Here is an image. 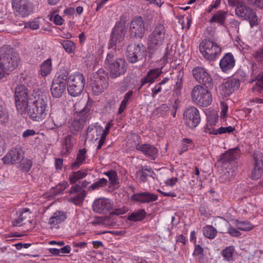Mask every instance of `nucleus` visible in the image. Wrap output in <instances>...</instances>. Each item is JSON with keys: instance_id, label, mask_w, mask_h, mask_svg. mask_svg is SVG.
<instances>
[{"instance_id": "nucleus-1", "label": "nucleus", "mask_w": 263, "mask_h": 263, "mask_svg": "<svg viewBox=\"0 0 263 263\" xmlns=\"http://www.w3.org/2000/svg\"><path fill=\"white\" fill-rule=\"evenodd\" d=\"M105 65L108 69L109 76L111 79L125 74L127 69V63L123 58H118L116 56V51L112 50L107 54Z\"/></svg>"}, {"instance_id": "nucleus-2", "label": "nucleus", "mask_w": 263, "mask_h": 263, "mask_svg": "<svg viewBox=\"0 0 263 263\" xmlns=\"http://www.w3.org/2000/svg\"><path fill=\"white\" fill-rule=\"evenodd\" d=\"M48 100L46 97H38L32 104L29 106L27 110L29 117L35 121H41L44 119L48 111Z\"/></svg>"}, {"instance_id": "nucleus-3", "label": "nucleus", "mask_w": 263, "mask_h": 263, "mask_svg": "<svg viewBox=\"0 0 263 263\" xmlns=\"http://www.w3.org/2000/svg\"><path fill=\"white\" fill-rule=\"evenodd\" d=\"M166 36V29L164 25L158 23L149 35L147 48L154 51L158 49L163 44Z\"/></svg>"}, {"instance_id": "nucleus-4", "label": "nucleus", "mask_w": 263, "mask_h": 263, "mask_svg": "<svg viewBox=\"0 0 263 263\" xmlns=\"http://www.w3.org/2000/svg\"><path fill=\"white\" fill-rule=\"evenodd\" d=\"M210 88L201 84L195 85L191 92L193 101L201 106H208L210 105L212 101V96L209 90Z\"/></svg>"}, {"instance_id": "nucleus-5", "label": "nucleus", "mask_w": 263, "mask_h": 263, "mask_svg": "<svg viewBox=\"0 0 263 263\" xmlns=\"http://www.w3.org/2000/svg\"><path fill=\"white\" fill-rule=\"evenodd\" d=\"M29 90L24 84H18L14 88V98L16 109L23 114L28 106Z\"/></svg>"}, {"instance_id": "nucleus-6", "label": "nucleus", "mask_w": 263, "mask_h": 263, "mask_svg": "<svg viewBox=\"0 0 263 263\" xmlns=\"http://www.w3.org/2000/svg\"><path fill=\"white\" fill-rule=\"evenodd\" d=\"M0 59L3 64L10 71L15 69L18 64V54L8 46H4L0 49Z\"/></svg>"}, {"instance_id": "nucleus-7", "label": "nucleus", "mask_w": 263, "mask_h": 263, "mask_svg": "<svg viewBox=\"0 0 263 263\" xmlns=\"http://www.w3.org/2000/svg\"><path fill=\"white\" fill-rule=\"evenodd\" d=\"M85 80L83 74L76 73L69 77L67 82V90L72 97L79 96L83 90Z\"/></svg>"}, {"instance_id": "nucleus-8", "label": "nucleus", "mask_w": 263, "mask_h": 263, "mask_svg": "<svg viewBox=\"0 0 263 263\" xmlns=\"http://www.w3.org/2000/svg\"><path fill=\"white\" fill-rule=\"evenodd\" d=\"M199 50L204 57L210 61L214 60L221 52L220 47L209 40H204L201 42L199 45Z\"/></svg>"}, {"instance_id": "nucleus-9", "label": "nucleus", "mask_w": 263, "mask_h": 263, "mask_svg": "<svg viewBox=\"0 0 263 263\" xmlns=\"http://www.w3.org/2000/svg\"><path fill=\"white\" fill-rule=\"evenodd\" d=\"M235 12L236 15L239 18L248 21L251 27L258 24L257 17L255 12L248 6L246 2L238 7L235 8Z\"/></svg>"}, {"instance_id": "nucleus-10", "label": "nucleus", "mask_w": 263, "mask_h": 263, "mask_svg": "<svg viewBox=\"0 0 263 263\" xmlns=\"http://www.w3.org/2000/svg\"><path fill=\"white\" fill-rule=\"evenodd\" d=\"M24 158L23 147L16 145L12 147L3 158V161L6 164H13L20 163Z\"/></svg>"}, {"instance_id": "nucleus-11", "label": "nucleus", "mask_w": 263, "mask_h": 263, "mask_svg": "<svg viewBox=\"0 0 263 263\" xmlns=\"http://www.w3.org/2000/svg\"><path fill=\"white\" fill-rule=\"evenodd\" d=\"M183 119L191 129L196 127L200 122V116L198 109L194 106L186 108L183 113Z\"/></svg>"}, {"instance_id": "nucleus-12", "label": "nucleus", "mask_w": 263, "mask_h": 263, "mask_svg": "<svg viewBox=\"0 0 263 263\" xmlns=\"http://www.w3.org/2000/svg\"><path fill=\"white\" fill-rule=\"evenodd\" d=\"M192 72L194 78L201 85L210 88L213 87V80L204 68L198 66L193 69Z\"/></svg>"}, {"instance_id": "nucleus-13", "label": "nucleus", "mask_w": 263, "mask_h": 263, "mask_svg": "<svg viewBox=\"0 0 263 263\" xmlns=\"http://www.w3.org/2000/svg\"><path fill=\"white\" fill-rule=\"evenodd\" d=\"M145 50L142 45L132 44L127 47V57L130 63H135L141 59Z\"/></svg>"}, {"instance_id": "nucleus-14", "label": "nucleus", "mask_w": 263, "mask_h": 263, "mask_svg": "<svg viewBox=\"0 0 263 263\" xmlns=\"http://www.w3.org/2000/svg\"><path fill=\"white\" fill-rule=\"evenodd\" d=\"M145 30L144 23L142 17H135L130 24L129 32L130 36L142 38L144 35Z\"/></svg>"}, {"instance_id": "nucleus-15", "label": "nucleus", "mask_w": 263, "mask_h": 263, "mask_svg": "<svg viewBox=\"0 0 263 263\" xmlns=\"http://www.w3.org/2000/svg\"><path fill=\"white\" fill-rule=\"evenodd\" d=\"M104 72L103 69H99L98 75ZM108 83L106 79L104 77L98 76L95 78L91 84L92 90L96 95L101 93L107 87Z\"/></svg>"}, {"instance_id": "nucleus-16", "label": "nucleus", "mask_w": 263, "mask_h": 263, "mask_svg": "<svg viewBox=\"0 0 263 263\" xmlns=\"http://www.w3.org/2000/svg\"><path fill=\"white\" fill-rule=\"evenodd\" d=\"M89 111L90 108L86 106L79 113L77 118L72 123V126L74 130L79 132L83 129L88 119Z\"/></svg>"}, {"instance_id": "nucleus-17", "label": "nucleus", "mask_w": 263, "mask_h": 263, "mask_svg": "<svg viewBox=\"0 0 263 263\" xmlns=\"http://www.w3.org/2000/svg\"><path fill=\"white\" fill-rule=\"evenodd\" d=\"M12 5L13 8L23 17L28 15L31 11V5L28 0H13Z\"/></svg>"}, {"instance_id": "nucleus-18", "label": "nucleus", "mask_w": 263, "mask_h": 263, "mask_svg": "<svg viewBox=\"0 0 263 263\" xmlns=\"http://www.w3.org/2000/svg\"><path fill=\"white\" fill-rule=\"evenodd\" d=\"M240 156V151L238 147L230 149L223 154L220 159L222 165L232 166V163Z\"/></svg>"}, {"instance_id": "nucleus-19", "label": "nucleus", "mask_w": 263, "mask_h": 263, "mask_svg": "<svg viewBox=\"0 0 263 263\" xmlns=\"http://www.w3.org/2000/svg\"><path fill=\"white\" fill-rule=\"evenodd\" d=\"M240 86L239 81L236 78H231L223 83L220 87L222 94L227 97L232 94Z\"/></svg>"}, {"instance_id": "nucleus-20", "label": "nucleus", "mask_w": 263, "mask_h": 263, "mask_svg": "<svg viewBox=\"0 0 263 263\" xmlns=\"http://www.w3.org/2000/svg\"><path fill=\"white\" fill-rule=\"evenodd\" d=\"M131 200L142 203H148L155 201L158 199V196L148 192L137 193L131 196Z\"/></svg>"}, {"instance_id": "nucleus-21", "label": "nucleus", "mask_w": 263, "mask_h": 263, "mask_svg": "<svg viewBox=\"0 0 263 263\" xmlns=\"http://www.w3.org/2000/svg\"><path fill=\"white\" fill-rule=\"evenodd\" d=\"M111 203L107 199L99 198L94 201L92 204L93 210L98 213H106L111 209Z\"/></svg>"}, {"instance_id": "nucleus-22", "label": "nucleus", "mask_w": 263, "mask_h": 263, "mask_svg": "<svg viewBox=\"0 0 263 263\" xmlns=\"http://www.w3.org/2000/svg\"><path fill=\"white\" fill-rule=\"evenodd\" d=\"M222 170L220 173V181L226 182L233 179L236 174V167L232 166L222 165Z\"/></svg>"}, {"instance_id": "nucleus-23", "label": "nucleus", "mask_w": 263, "mask_h": 263, "mask_svg": "<svg viewBox=\"0 0 263 263\" xmlns=\"http://www.w3.org/2000/svg\"><path fill=\"white\" fill-rule=\"evenodd\" d=\"M136 149L153 160H155L158 155L157 148L149 144L138 145L136 146Z\"/></svg>"}, {"instance_id": "nucleus-24", "label": "nucleus", "mask_w": 263, "mask_h": 263, "mask_svg": "<svg viewBox=\"0 0 263 263\" xmlns=\"http://www.w3.org/2000/svg\"><path fill=\"white\" fill-rule=\"evenodd\" d=\"M219 65L223 71H227L232 69L235 65V60L232 54L226 53L221 59Z\"/></svg>"}, {"instance_id": "nucleus-25", "label": "nucleus", "mask_w": 263, "mask_h": 263, "mask_svg": "<svg viewBox=\"0 0 263 263\" xmlns=\"http://www.w3.org/2000/svg\"><path fill=\"white\" fill-rule=\"evenodd\" d=\"M124 37V34L123 31H118L117 30H114L111 33L109 40V48H114L113 50L116 51V47L118 44L121 43Z\"/></svg>"}, {"instance_id": "nucleus-26", "label": "nucleus", "mask_w": 263, "mask_h": 263, "mask_svg": "<svg viewBox=\"0 0 263 263\" xmlns=\"http://www.w3.org/2000/svg\"><path fill=\"white\" fill-rule=\"evenodd\" d=\"M66 89V85L62 83H59L53 80L50 91L53 97L59 98L64 93Z\"/></svg>"}, {"instance_id": "nucleus-27", "label": "nucleus", "mask_w": 263, "mask_h": 263, "mask_svg": "<svg viewBox=\"0 0 263 263\" xmlns=\"http://www.w3.org/2000/svg\"><path fill=\"white\" fill-rule=\"evenodd\" d=\"M155 173L151 167L147 166H143L141 170L136 173V177L140 181L144 182L146 181L147 177H150L154 178Z\"/></svg>"}, {"instance_id": "nucleus-28", "label": "nucleus", "mask_w": 263, "mask_h": 263, "mask_svg": "<svg viewBox=\"0 0 263 263\" xmlns=\"http://www.w3.org/2000/svg\"><path fill=\"white\" fill-rule=\"evenodd\" d=\"M66 219V216L64 213L58 211L50 218L48 223L52 228H58V224L63 222Z\"/></svg>"}, {"instance_id": "nucleus-29", "label": "nucleus", "mask_w": 263, "mask_h": 263, "mask_svg": "<svg viewBox=\"0 0 263 263\" xmlns=\"http://www.w3.org/2000/svg\"><path fill=\"white\" fill-rule=\"evenodd\" d=\"M161 71L159 68L153 69L148 71L146 76L141 80V87L147 83H152L159 76Z\"/></svg>"}, {"instance_id": "nucleus-30", "label": "nucleus", "mask_w": 263, "mask_h": 263, "mask_svg": "<svg viewBox=\"0 0 263 263\" xmlns=\"http://www.w3.org/2000/svg\"><path fill=\"white\" fill-rule=\"evenodd\" d=\"M228 13V12L227 11H217L210 18L209 22L211 24L216 23L219 25L222 26L225 23Z\"/></svg>"}, {"instance_id": "nucleus-31", "label": "nucleus", "mask_w": 263, "mask_h": 263, "mask_svg": "<svg viewBox=\"0 0 263 263\" xmlns=\"http://www.w3.org/2000/svg\"><path fill=\"white\" fill-rule=\"evenodd\" d=\"M29 215V210L24 209L20 211L17 218L14 219L12 221V224L14 227H20L24 223V221L27 219Z\"/></svg>"}, {"instance_id": "nucleus-32", "label": "nucleus", "mask_w": 263, "mask_h": 263, "mask_svg": "<svg viewBox=\"0 0 263 263\" xmlns=\"http://www.w3.org/2000/svg\"><path fill=\"white\" fill-rule=\"evenodd\" d=\"M68 75L69 72L67 69L64 68H61L57 72L53 80L59 83H62L66 85L69 79Z\"/></svg>"}, {"instance_id": "nucleus-33", "label": "nucleus", "mask_w": 263, "mask_h": 263, "mask_svg": "<svg viewBox=\"0 0 263 263\" xmlns=\"http://www.w3.org/2000/svg\"><path fill=\"white\" fill-rule=\"evenodd\" d=\"M146 214L144 209H140L131 213L128 219L133 221H141L145 217Z\"/></svg>"}, {"instance_id": "nucleus-34", "label": "nucleus", "mask_w": 263, "mask_h": 263, "mask_svg": "<svg viewBox=\"0 0 263 263\" xmlns=\"http://www.w3.org/2000/svg\"><path fill=\"white\" fill-rule=\"evenodd\" d=\"M86 151L85 149H81L79 150V153L77 155V157L76 161L72 163L71 167L72 169L77 168L80 165L82 164L83 162L85 160Z\"/></svg>"}, {"instance_id": "nucleus-35", "label": "nucleus", "mask_w": 263, "mask_h": 263, "mask_svg": "<svg viewBox=\"0 0 263 263\" xmlns=\"http://www.w3.org/2000/svg\"><path fill=\"white\" fill-rule=\"evenodd\" d=\"M87 175V172L83 170L73 172L69 178L70 184L76 183L79 180L85 177Z\"/></svg>"}, {"instance_id": "nucleus-36", "label": "nucleus", "mask_w": 263, "mask_h": 263, "mask_svg": "<svg viewBox=\"0 0 263 263\" xmlns=\"http://www.w3.org/2000/svg\"><path fill=\"white\" fill-rule=\"evenodd\" d=\"M86 196V191H81L76 196H72L68 198V201L75 205L81 204Z\"/></svg>"}, {"instance_id": "nucleus-37", "label": "nucleus", "mask_w": 263, "mask_h": 263, "mask_svg": "<svg viewBox=\"0 0 263 263\" xmlns=\"http://www.w3.org/2000/svg\"><path fill=\"white\" fill-rule=\"evenodd\" d=\"M52 70L51 60L48 59L45 61L41 65L40 73L43 77L48 75Z\"/></svg>"}, {"instance_id": "nucleus-38", "label": "nucleus", "mask_w": 263, "mask_h": 263, "mask_svg": "<svg viewBox=\"0 0 263 263\" xmlns=\"http://www.w3.org/2000/svg\"><path fill=\"white\" fill-rule=\"evenodd\" d=\"M203 233L205 237L212 239L216 237L217 235V230L212 226L207 225L203 227Z\"/></svg>"}, {"instance_id": "nucleus-39", "label": "nucleus", "mask_w": 263, "mask_h": 263, "mask_svg": "<svg viewBox=\"0 0 263 263\" xmlns=\"http://www.w3.org/2000/svg\"><path fill=\"white\" fill-rule=\"evenodd\" d=\"M235 226L239 230L243 231H250L254 228V226L248 221L236 220Z\"/></svg>"}, {"instance_id": "nucleus-40", "label": "nucleus", "mask_w": 263, "mask_h": 263, "mask_svg": "<svg viewBox=\"0 0 263 263\" xmlns=\"http://www.w3.org/2000/svg\"><path fill=\"white\" fill-rule=\"evenodd\" d=\"M254 167H263V154L259 151L253 153L252 155Z\"/></svg>"}, {"instance_id": "nucleus-41", "label": "nucleus", "mask_w": 263, "mask_h": 263, "mask_svg": "<svg viewBox=\"0 0 263 263\" xmlns=\"http://www.w3.org/2000/svg\"><path fill=\"white\" fill-rule=\"evenodd\" d=\"M104 174L108 177L110 185H118L119 183V179L116 171L114 170H110L104 172Z\"/></svg>"}, {"instance_id": "nucleus-42", "label": "nucleus", "mask_w": 263, "mask_h": 263, "mask_svg": "<svg viewBox=\"0 0 263 263\" xmlns=\"http://www.w3.org/2000/svg\"><path fill=\"white\" fill-rule=\"evenodd\" d=\"M61 44L65 50L68 53H73L76 50L75 44L70 40H64Z\"/></svg>"}, {"instance_id": "nucleus-43", "label": "nucleus", "mask_w": 263, "mask_h": 263, "mask_svg": "<svg viewBox=\"0 0 263 263\" xmlns=\"http://www.w3.org/2000/svg\"><path fill=\"white\" fill-rule=\"evenodd\" d=\"M234 251L235 249L233 246L228 247L222 251V256L227 261H232Z\"/></svg>"}, {"instance_id": "nucleus-44", "label": "nucleus", "mask_w": 263, "mask_h": 263, "mask_svg": "<svg viewBox=\"0 0 263 263\" xmlns=\"http://www.w3.org/2000/svg\"><path fill=\"white\" fill-rule=\"evenodd\" d=\"M9 114L7 109L2 105H0V124H5L8 122Z\"/></svg>"}, {"instance_id": "nucleus-45", "label": "nucleus", "mask_w": 263, "mask_h": 263, "mask_svg": "<svg viewBox=\"0 0 263 263\" xmlns=\"http://www.w3.org/2000/svg\"><path fill=\"white\" fill-rule=\"evenodd\" d=\"M32 165V160L26 158L23 160V162L20 164V167L23 172H28L30 171Z\"/></svg>"}, {"instance_id": "nucleus-46", "label": "nucleus", "mask_w": 263, "mask_h": 263, "mask_svg": "<svg viewBox=\"0 0 263 263\" xmlns=\"http://www.w3.org/2000/svg\"><path fill=\"white\" fill-rule=\"evenodd\" d=\"M107 180L105 178H101L98 181L92 184L89 187V190H95L100 187H103L107 185Z\"/></svg>"}, {"instance_id": "nucleus-47", "label": "nucleus", "mask_w": 263, "mask_h": 263, "mask_svg": "<svg viewBox=\"0 0 263 263\" xmlns=\"http://www.w3.org/2000/svg\"><path fill=\"white\" fill-rule=\"evenodd\" d=\"M263 174V167H254V169L251 174V178L254 180H257L260 178Z\"/></svg>"}, {"instance_id": "nucleus-48", "label": "nucleus", "mask_w": 263, "mask_h": 263, "mask_svg": "<svg viewBox=\"0 0 263 263\" xmlns=\"http://www.w3.org/2000/svg\"><path fill=\"white\" fill-rule=\"evenodd\" d=\"M74 142V140L71 135H69L65 137L63 148L65 149L66 152H68L69 149L71 148Z\"/></svg>"}, {"instance_id": "nucleus-49", "label": "nucleus", "mask_w": 263, "mask_h": 263, "mask_svg": "<svg viewBox=\"0 0 263 263\" xmlns=\"http://www.w3.org/2000/svg\"><path fill=\"white\" fill-rule=\"evenodd\" d=\"M192 143L191 140L188 138H184L182 140V145L181 150L180 152V155H181L183 153L188 150L190 145Z\"/></svg>"}, {"instance_id": "nucleus-50", "label": "nucleus", "mask_w": 263, "mask_h": 263, "mask_svg": "<svg viewBox=\"0 0 263 263\" xmlns=\"http://www.w3.org/2000/svg\"><path fill=\"white\" fill-rule=\"evenodd\" d=\"M9 70V68L3 65L1 62H0V80L8 75V71Z\"/></svg>"}, {"instance_id": "nucleus-51", "label": "nucleus", "mask_w": 263, "mask_h": 263, "mask_svg": "<svg viewBox=\"0 0 263 263\" xmlns=\"http://www.w3.org/2000/svg\"><path fill=\"white\" fill-rule=\"evenodd\" d=\"M208 129L210 130L209 132H233L235 130L234 127L230 126L226 127H220L217 129L209 128Z\"/></svg>"}, {"instance_id": "nucleus-52", "label": "nucleus", "mask_w": 263, "mask_h": 263, "mask_svg": "<svg viewBox=\"0 0 263 263\" xmlns=\"http://www.w3.org/2000/svg\"><path fill=\"white\" fill-rule=\"evenodd\" d=\"M247 2L254 7L263 9V0H247Z\"/></svg>"}, {"instance_id": "nucleus-53", "label": "nucleus", "mask_w": 263, "mask_h": 263, "mask_svg": "<svg viewBox=\"0 0 263 263\" xmlns=\"http://www.w3.org/2000/svg\"><path fill=\"white\" fill-rule=\"evenodd\" d=\"M85 191V190L83 189V188L82 187V186L81 185L77 184V185H73L70 187V189L69 191V193L71 195L74 194L76 193L79 194V193H80L81 191Z\"/></svg>"}, {"instance_id": "nucleus-54", "label": "nucleus", "mask_w": 263, "mask_h": 263, "mask_svg": "<svg viewBox=\"0 0 263 263\" xmlns=\"http://www.w3.org/2000/svg\"><path fill=\"white\" fill-rule=\"evenodd\" d=\"M245 2L244 0H228L229 6L232 7H235V8L241 6Z\"/></svg>"}, {"instance_id": "nucleus-55", "label": "nucleus", "mask_w": 263, "mask_h": 263, "mask_svg": "<svg viewBox=\"0 0 263 263\" xmlns=\"http://www.w3.org/2000/svg\"><path fill=\"white\" fill-rule=\"evenodd\" d=\"M218 116L216 114L209 115L208 117V123L212 126L215 125L218 121Z\"/></svg>"}, {"instance_id": "nucleus-56", "label": "nucleus", "mask_w": 263, "mask_h": 263, "mask_svg": "<svg viewBox=\"0 0 263 263\" xmlns=\"http://www.w3.org/2000/svg\"><path fill=\"white\" fill-rule=\"evenodd\" d=\"M103 132V127L101 125H99L98 123H96L94 125H91L89 126L88 128L87 132Z\"/></svg>"}, {"instance_id": "nucleus-57", "label": "nucleus", "mask_w": 263, "mask_h": 263, "mask_svg": "<svg viewBox=\"0 0 263 263\" xmlns=\"http://www.w3.org/2000/svg\"><path fill=\"white\" fill-rule=\"evenodd\" d=\"M69 186V184L67 181H64L60 183L57 186V190L59 193L62 192L64 191L68 186Z\"/></svg>"}, {"instance_id": "nucleus-58", "label": "nucleus", "mask_w": 263, "mask_h": 263, "mask_svg": "<svg viewBox=\"0 0 263 263\" xmlns=\"http://www.w3.org/2000/svg\"><path fill=\"white\" fill-rule=\"evenodd\" d=\"M221 107V117L224 118L227 115V110L228 109V106L227 103L224 102L220 103Z\"/></svg>"}, {"instance_id": "nucleus-59", "label": "nucleus", "mask_w": 263, "mask_h": 263, "mask_svg": "<svg viewBox=\"0 0 263 263\" xmlns=\"http://www.w3.org/2000/svg\"><path fill=\"white\" fill-rule=\"evenodd\" d=\"M236 79H238L239 82L240 81H245L246 74L245 72L242 70H238L235 74Z\"/></svg>"}, {"instance_id": "nucleus-60", "label": "nucleus", "mask_w": 263, "mask_h": 263, "mask_svg": "<svg viewBox=\"0 0 263 263\" xmlns=\"http://www.w3.org/2000/svg\"><path fill=\"white\" fill-rule=\"evenodd\" d=\"M127 208L125 206H123L121 208H118L115 209L112 214L116 215H121L125 214L127 211Z\"/></svg>"}, {"instance_id": "nucleus-61", "label": "nucleus", "mask_w": 263, "mask_h": 263, "mask_svg": "<svg viewBox=\"0 0 263 263\" xmlns=\"http://www.w3.org/2000/svg\"><path fill=\"white\" fill-rule=\"evenodd\" d=\"M178 179L177 177H173L167 179L165 181L166 186L173 187L178 181Z\"/></svg>"}, {"instance_id": "nucleus-62", "label": "nucleus", "mask_w": 263, "mask_h": 263, "mask_svg": "<svg viewBox=\"0 0 263 263\" xmlns=\"http://www.w3.org/2000/svg\"><path fill=\"white\" fill-rule=\"evenodd\" d=\"M228 233L233 237H238L240 235V232L235 228L230 227L228 230Z\"/></svg>"}, {"instance_id": "nucleus-63", "label": "nucleus", "mask_w": 263, "mask_h": 263, "mask_svg": "<svg viewBox=\"0 0 263 263\" xmlns=\"http://www.w3.org/2000/svg\"><path fill=\"white\" fill-rule=\"evenodd\" d=\"M254 57L258 61H261L263 59V47L258 49L254 53Z\"/></svg>"}, {"instance_id": "nucleus-64", "label": "nucleus", "mask_w": 263, "mask_h": 263, "mask_svg": "<svg viewBox=\"0 0 263 263\" xmlns=\"http://www.w3.org/2000/svg\"><path fill=\"white\" fill-rule=\"evenodd\" d=\"M51 20H52L53 22L57 25H61L64 22V20L59 14H55L53 16V19H51Z\"/></svg>"}]
</instances>
